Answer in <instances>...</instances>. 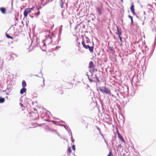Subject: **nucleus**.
<instances>
[{
	"mask_svg": "<svg viewBox=\"0 0 156 156\" xmlns=\"http://www.w3.org/2000/svg\"><path fill=\"white\" fill-rule=\"evenodd\" d=\"M67 151L69 152V153H71V149L70 147H69L68 148Z\"/></svg>",
	"mask_w": 156,
	"mask_h": 156,
	"instance_id": "b1692460",
	"label": "nucleus"
},
{
	"mask_svg": "<svg viewBox=\"0 0 156 156\" xmlns=\"http://www.w3.org/2000/svg\"><path fill=\"white\" fill-rule=\"evenodd\" d=\"M81 44L84 48L86 49H88L91 53H92L93 52L94 46H90L89 44H85L83 41L82 42Z\"/></svg>",
	"mask_w": 156,
	"mask_h": 156,
	"instance_id": "7ed1b4c3",
	"label": "nucleus"
},
{
	"mask_svg": "<svg viewBox=\"0 0 156 156\" xmlns=\"http://www.w3.org/2000/svg\"><path fill=\"white\" fill-rule=\"evenodd\" d=\"M107 156H113L111 150H110V151L109 153L108 154Z\"/></svg>",
	"mask_w": 156,
	"mask_h": 156,
	"instance_id": "412c9836",
	"label": "nucleus"
},
{
	"mask_svg": "<svg viewBox=\"0 0 156 156\" xmlns=\"http://www.w3.org/2000/svg\"><path fill=\"white\" fill-rule=\"evenodd\" d=\"M31 17H32V18H33V16H31Z\"/></svg>",
	"mask_w": 156,
	"mask_h": 156,
	"instance_id": "f704fd0d",
	"label": "nucleus"
},
{
	"mask_svg": "<svg viewBox=\"0 0 156 156\" xmlns=\"http://www.w3.org/2000/svg\"><path fill=\"white\" fill-rule=\"evenodd\" d=\"M0 10L3 14H5L6 13V9L5 8L1 7L0 8Z\"/></svg>",
	"mask_w": 156,
	"mask_h": 156,
	"instance_id": "f8f14e48",
	"label": "nucleus"
},
{
	"mask_svg": "<svg viewBox=\"0 0 156 156\" xmlns=\"http://www.w3.org/2000/svg\"><path fill=\"white\" fill-rule=\"evenodd\" d=\"M58 93L59 94H62L63 93V91L62 90H60L58 91Z\"/></svg>",
	"mask_w": 156,
	"mask_h": 156,
	"instance_id": "6ab92c4d",
	"label": "nucleus"
},
{
	"mask_svg": "<svg viewBox=\"0 0 156 156\" xmlns=\"http://www.w3.org/2000/svg\"><path fill=\"white\" fill-rule=\"evenodd\" d=\"M97 129L98 130H100V128L98 126L97 127Z\"/></svg>",
	"mask_w": 156,
	"mask_h": 156,
	"instance_id": "473e14b6",
	"label": "nucleus"
},
{
	"mask_svg": "<svg viewBox=\"0 0 156 156\" xmlns=\"http://www.w3.org/2000/svg\"><path fill=\"white\" fill-rule=\"evenodd\" d=\"M117 32H116L115 34H117L119 35H121L122 32L120 28H119L117 26Z\"/></svg>",
	"mask_w": 156,
	"mask_h": 156,
	"instance_id": "1a4fd4ad",
	"label": "nucleus"
},
{
	"mask_svg": "<svg viewBox=\"0 0 156 156\" xmlns=\"http://www.w3.org/2000/svg\"><path fill=\"white\" fill-rule=\"evenodd\" d=\"M100 91L102 93H105L107 94H110L111 91L110 90L105 87H102L100 88Z\"/></svg>",
	"mask_w": 156,
	"mask_h": 156,
	"instance_id": "20e7f679",
	"label": "nucleus"
},
{
	"mask_svg": "<svg viewBox=\"0 0 156 156\" xmlns=\"http://www.w3.org/2000/svg\"><path fill=\"white\" fill-rule=\"evenodd\" d=\"M130 10L131 12L133 14H135V12L134 11V5H133V3L132 4V5L130 7Z\"/></svg>",
	"mask_w": 156,
	"mask_h": 156,
	"instance_id": "9d476101",
	"label": "nucleus"
},
{
	"mask_svg": "<svg viewBox=\"0 0 156 156\" xmlns=\"http://www.w3.org/2000/svg\"><path fill=\"white\" fill-rule=\"evenodd\" d=\"M109 49L111 51H113V48H112L111 47H110L109 48Z\"/></svg>",
	"mask_w": 156,
	"mask_h": 156,
	"instance_id": "a878e982",
	"label": "nucleus"
},
{
	"mask_svg": "<svg viewBox=\"0 0 156 156\" xmlns=\"http://www.w3.org/2000/svg\"><path fill=\"white\" fill-rule=\"evenodd\" d=\"M52 41L51 37L50 36H48L46 37L45 40L42 41V43L43 44L42 46L51 43Z\"/></svg>",
	"mask_w": 156,
	"mask_h": 156,
	"instance_id": "f03ea898",
	"label": "nucleus"
},
{
	"mask_svg": "<svg viewBox=\"0 0 156 156\" xmlns=\"http://www.w3.org/2000/svg\"><path fill=\"white\" fill-rule=\"evenodd\" d=\"M121 0V1L122 2L123 0Z\"/></svg>",
	"mask_w": 156,
	"mask_h": 156,
	"instance_id": "e433bc0d",
	"label": "nucleus"
},
{
	"mask_svg": "<svg viewBox=\"0 0 156 156\" xmlns=\"http://www.w3.org/2000/svg\"><path fill=\"white\" fill-rule=\"evenodd\" d=\"M117 133L118 134V137L119 139L122 142L125 143V141L124 140L123 138L122 137V136L121 135L120 133H119L118 130H117Z\"/></svg>",
	"mask_w": 156,
	"mask_h": 156,
	"instance_id": "0eeeda50",
	"label": "nucleus"
},
{
	"mask_svg": "<svg viewBox=\"0 0 156 156\" xmlns=\"http://www.w3.org/2000/svg\"><path fill=\"white\" fill-rule=\"evenodd\" d=\"M34 7H33L31 8H28L30 9V11L31 12L32 10H34Z\"/></svg>",
	"mask_w": 156,
	"mask_h": 156,
	"instance_id": "c85d7f7f",
	"label": "nucleus"
},
{
	"mask_svg": "<svg viewBox=\"0 0 156 156\" xmlns=\"http://www.w3.org/2000/svg\"><path fill=\"white\" fill-rule=\"evenodd\" d=\"M39 9H40V8H37V9H38V10H39Z\"/></svg>",
	"mask_w": 156,
	"mask_h": 156,
	"instance_id": "c9c22d12",
	"label": "nucleus"
},
{
	"mask_svg": "<svg viewBox=\"0 0 156 156\" xmlns=\"http://www.w3.org/2000/svg\"><path fill=\"white\" fill-rule=\"evenodd\" d=\"M94 136L95 140L98 142H101L102 139L101 137L98 135V133L96 134V133H94Z\"/></svg>",
	"mask_w": 156,
	"mask_h": 156,
	"instance_id": "39448f33",
	"label": "nucleus"
},
{
	"mask_svg": "<svg viewBox=\"0 0 156 156\" xmlns=\"http://www.w3.org/2000/svg\"><path fill=\"white\" fill-rule=\"evenodd\" d=\"M20 105L21 107H23V104H22V103H20Z\"/></svg>",
	"mask_w": 156,
	"mask_h": 156,
	"instance_id": "c756f323",
	"label": "nucleus"
},
{
	"mask_svg": "<svg viewBox=\"0 0 156 156\" xmlns=\"http://www.w3.org/2000/svg\"><path fill=\"white\" fill-rule=\"evenodd\" d=\"M40 13V12L39 11H38V12H37L35 13H34V15L37 16H38Z\"/></svg>",
	"mask_w": 156,
	"mask_h": 156,
	"instance_id": "5701e85b",
	"label": "nucleus"
},
{
	"mask_svg": "<svg viewBox=\"0 0 156 156\" xmlns=\"http://www.w3.org/2000/svg\"><path fill=\"white\" fill-rule=\"evenodd\" d=\"M26 89L25 88L23 87L20 90V93L21 94H23L24 93L26 92Z\"/></svg>",
	"mask_w": 156,
	"mask_h": 156,
	"instance_id": "ddd939ff",
	"label": "nucleus"
},
{
	"mask_svg": "<svg viewBox=\"0 0 156 156\" xmlns=\"http://www.w3.org/2000/svg\"><path fill=\"white\" fill-rule=\"evenodd\" d=\"M31 12L30 9L28 8L25 9L23 12V15L25 17L27 16L28 14Z\"/></svg>",
	"mask_w": 156,
	"mask_h": 156,
	"instance_id": "423d86ee",
	"label": "nucleus"
},
{
	"mask_svg": "<svg viewBox=\"0 0 156 156\" xmlns=\"http://www.w3.org/2000/svg\"><path fill=\"white\" fill-rule=\"evenodd\" d=\"M44 80L42 78H39L38 82V88L39 90H41L44 86Z\"/></svg>",
	"mask_w": 156,
	"mask_h": 156,
	"instance_id": "f257e3e1",
	"label": "nucleus"
},
{
	"mask_svg": "<svg viewBox=\"0 0 156 156\" xmlns=\"http://www.w3.org/2000/svg\"><path fill=\"white\" fill-rule=\"evenodd\" d=\"M27 84L25 81L24 80H23L22 82V86L24 88L26 87Z\"/></svg>",
	"mask_w": 156,
	"mask_h": 156,
	"instance_id": "4468645a",
	"label": "nucleus"
},
{
	"mask_svg": "<svg viewBox=\"0 0 156 156\" xmlns=\"http://www.w3.org/2000/svg\"><path fill=\"white\" fill-rule=\"evenodd\" d=\"M68 84L69 85V87H68V88L70 89V88H71L72 87L73 85H72V83H68Z\"/></svg>",
	"mask_w": 156,
	"mask_h": 156,
	"instance_id": "4be33fe9",
	"label": "nucleus"
},
{
	"mask_svg": "<svg viewBox=\"0 0 156 156\" xmlns=\"http://www.w3.org/2000/svg\"><path fill=\"white\" fill-rule=\"evenodd\" d=\"M48 130L50 131V132H55V133H56L57 132V131L55 130H54V129H51L50 128H49L48 129Z\"/></svg>",
	"mask_w": 156,
	"mask_h": 156,
	"instance_id": "aec40b11",
	"label": "nucleus"
},
{
	"mask_svg": "<svg viewBox=\"0 0 156 156\" xmlns=\"http://www.w3.org/2000/svg\"><path fill=\"white\" fill-rule=\"evenodd\" d=\"M86 39L85 40L83 39L82 42L83 41L85 44H89V43L90 42V41L88 38H86Z\"/></svg>",
	"mask_w": 156,
	"mask_h": 156,
	"instance_id": "9b49d317",
	"label": "nucleus"
},
{
	"mask_svg": "<svg viewBox=\"0 0 156 156\" xmlns=\"http://www.w3.org/2000/svg\"><path fill=\"white\" fill-rule=\"evenodd\" d=\"M5 35H6V37L8 38H10V39H11L12 40H13V37H12L10 36L8 34H5Z\"/></svg>",
	"mask_w": 156,
	"mask_h": 156,
	"instance_id": "2eb2a0df",
	"label": "nucleus"
},
{
	"mask_svg": "<svg viewBox=\"0 0 156 156\" xmlns=\"http://www.w3.org/2000/svg\"><path fill=\"white\" fill-rule=\"evenodd\" d=\"M72 148L73 149L74 151H75V146L74 145H73L72 146Z\"/></svg>",
	"mask_w": 156,
	"mask_h": 156,
	"instance_id": "bb28decb",
	"label": "nucleus"
},
{
	"mask_svg": "<svg viewBox=\"0 0 156 156\" xmlns=\"http://www.w3.org/2000/svg\"><path fill=\"white\" fill-rule=\"evenodd\" d=\"M5 101V98H4L0 97V103H3Z\"/></svg>",
	"mask_w": 156,
	"mask_h": 156,
	"instance_id": "dca6fc26",
	"label": "nucleus"
},
{
	"mask_svg": "<svg viewBox=\"0 0 156 156\" xmlns=\"http://www.w3.org/2000/svg\"><path fill=\"white\" fill-rule=\"evenodd\" d=\"M95 76H96V80H97V81L98 82L99 81V79H98V78L96 77V75H95Z\"/></svg>",
	"mask_w": 156,
	"mask_h": 156,
	"instance_id": "7c9ffc66",
	"label": "nucleus"
},
{
	"mask_svg": "<svg viewBox=\"0 0 156 156\" xmlns=\"http://www.w3.org/2000/svg\"><path fill=\"white\" fill-rule=\"evenodd\" d=\"M128 17L129 18H130L131 19V24H133V17L130 15H129L128 16Z\"/></svg>",
	"mask_w": 156,
	"mask_h": 156,
	"instance_id": "a211bd4d",
	"label": "nucleus"
},
{
	"mask_svg": "<svg viewBox=\"0 0 156 156\" xmlns=\"http://www.w3.org/2000/svg\"><path fill=\"white\" fill-rule=\"evenodd\" d=\"M88 68L90 69H92L94 68V66L92 61H90V62Z\"/></svg>",
	"mask_w": 156,
	"mask_h": 156,
	"instance_id": "6e6552de",
	"label": "nucleus"
},
{
	"mask_svg": "<svg viewBox=\"0 0 156 156\" xmlns=\"http://www.w3.org/2000/svg\"><path fill=\"white\" fill-rule=\"evenodd\" d=\"M47 31L49 33H50V32L49 30H47Z\"/></svg>",
	"mask_w": 156,
	"mask_h": 156,
	"instance_id": "72a5a7b5",
	"label": "nucleus"
},
{
	"mask_svg": "<svg viewBox=\"0 0 156 156\" xmlns=\"http://www.w3.org/2000/svg\"><path fill=\"white\" fill-rule=\"evenodd\" d=\"M121 35H119V37L120 39V41L121 42H122V38L120 36Z\"/></svg>",
	"mask_w": 156,
	"mask_h": 156,
	"instance_id": "cd10ccee",
	"label": "nucleus"
},
{
	"mask_svg": "<svg viewBox=\"0 0 156 156\" xmlns=\"http://www.w3.org/2000/svg\"><path fill=\"white\" fill-rule=\"evenodd\" d=\"M89 79L90 81V82H93V80H91V79L89 78Z\"/></svg>",
	"mask_w": 156,
	"mask_h": 156,
	"instance_id": "2f4dec72",
	"label": "nucleus"
},
{
	"mask_svg": "<svg viewBox=\"0 0 156 156\" xmlns=\"http://www.w3.org/2000/svg\"><path fill=\"white\" fill-rule=\"evenodd\" d=\"M97 9L99 15H101L102 14V12L101 9L98 7L97 8Z\"/></svg>",
	"mask_w": 156,
	"mask_h": 156,
	"instance_id": "f3484780",
	"label": "nucleus"
},
{
	"mask_svg": "<svg viewBox=\"0 0 156 156\" xmlns=\"http://www.w3.org/2000/svg\"><path fill=\"white\" fill-rule=\"evenodd\" d=\"M61 2L60 3V4L61 5V8H62L63 7L62 5L63 4V3L62 2V0H61Z\"/></svg>",
	"mask_w": 156,
	"mask_h": 156,
	"instance_id": "393cba45",
	"label": "nucleus"
}]
</instances>
